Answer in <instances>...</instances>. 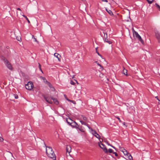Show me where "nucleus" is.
Instances as JSON below:
<instances>
[{
	"label": "nucleus",
	"mask_w": 160,
	"mask_h": 160,
	"mask_svg": "<svg viewBox=\"0 0 160 160\" xmlns=\"http://www.w3.org/2000/svg\"><path fill=\"white\" fill-rule=\"evenodd\" d=\"M22 16H23L26 19V18H27V17H26V16H25V15H22Z\"/></svg>",
	"instance_id": "nucleus-39"
},
{
	"label": "nucleus",
	"mask_w": 160,
	"mask_h": 160,
	"mask_svg": "<svg viewBox=\"0 0 160 160\" xmlns=\"http://www.w3.org/2000/svg\"><path fill=\"white\" fill-rule=\"evenodd\" d=\"M88 127L89 129H90L92 131H92H94V130H93L91 128H90L89 126H88Z\"/></svg>",
	"instance_id": "nucleus-28"
},
{
	"label": "nucleus",
	"mask_w": 160,
	"mask_h": 160,
	"mask_svg": "<svg viewBox=\"0 0 160 160\" xmlns=\"http://www.w3.org/2000/svg\"><path fill=\"white\" fill-rule=\"evenodd\" d=\"M82 1H84V0H81Z\"/></svg>",
	"instance_id": "nucleus-46"
},
{
	"label": "nucleus",
	"mask_w": 160,
	"mask_h": 160,
	"mask_svg": "<svg viewBox=\"0 0 160 160\" xmlns=\"http://www.w3.org/2000/svg\"><path fill=\"white\" fill-rule=\"evenodd\" d=\"M3 141V138L2 137H0V141L1 142H2Z\"/></svg>",
	"instance_id": "nucleus-29"
},
{
	"label": "nucleus",
	"mask_w": 160,
	"mask_h": 160,
	"mask_svg": "<svg viewBox=\"0 0 160 160\" xmlns=\"http://www.w3.org/2000/svg\"><path fill=\"white\" fill-rule=\"evenodd\" d=\"M101 76H102V75H101V76H100V77H101Z\"/></svg>",
	"instance_id": "nucleus-48"
},
{
	"label": "nucleus",
	"mask_w": 160,
	"mask_h": 160,
	"mask_svg": "<svg viewBox=\"0 0 160 160\" xmlns=\"http://www.w3.org/2000/svg\"><path fill=\"white\" fill-rule=\"evenodd\" d=\"M25 88L27 89L32 90L33 88V85L32 82H29L28 83L25 85Z\"/></svg>",
	"instance_id": "nucleus-5"
},
{
	"label": "nucleus",
	"mask_w": 160,
	"mask_h": 160,
	"mask_svg": "<svg viewBox=\"0 0 160 160\" xmlns=\"http://www.w3.org/2000/svg\"><path fill=\"white\" fill-rule=\"evenodd\" d=\"M17 10H19L20 11V12H17V16L18 17H19L20 15H21L22 11H21V9L20 8H17Z\"/></svg>",
	"instance_id": "nucleus-16"
},
{
	"label": "nucleus",
	"mask_w": 160,
	"mask_h": 160,
	"mask_svg": "<svg viewBox=\"0 0 160 160\" xmlns=\"http://www.w3.org/2000/svg\"><path fill=\"white\" fill-rule=\"evenodd\" d=\"M120 150L122 152L124 155L128 158L130 160H132V157L131 154L122 147H119Z\"/></svg>",
	"instance_id": "nucleus-2"
},
{
	"label": "nucleus",
	"mask_w": 160,
	"mask_h": 160,
	"mask_svg": "<svg viewBox=\"0 0 160 160\" xmlns=\"http://www.w3.org/2000/svg\"><path fill=\"white\" fill-rule=\"evenodd\" d=\"M103 2H108V1L107 0H101Z\"/></svg>",
	"instance_id": "nucleus-36"
},
{
	"label": "nucleus",
	"mask_w": 160,
	"mask_h": 160,
	"mask_svg": "<svg viewBox=\"0 0 160 160\" xmlns=\"http://www.w3.org/2000/svg\"><path fill=\"white\" fill-rule=\"evenodd\" d=\"M86 125H85V126H87V127H88V124L87 123H86Z\"/></svg>",
	"instance_id": "nucleus-41"
},
{
	"label": "nucleus",
	"mask_w": 160,
	"mask_h": 160,
	"mask_svg": "<svg viewBox=\"0 0 160 160\" xmlns=\"http://www.w3.org/2000/svg\"><path fill=\"white\" fill-rule=\"evenodd\" d=\"M156 6H157V8H158L159 11H160V6L157 3H156L155 4Z\"/></svg>",
	"instance_id": "nucleus-25"
},
{
	"label": "nucleus",
	"mask_w": 160,
	"mask_h": 160,
	"mask_svg": "<svg viewBox=\"0 0 160 160\" xmlns=\"http://www.w3.org/2000/svg\"><path fill=\"white\" fill-rule=\"evenodd\" d=\"M67 100H68V101H69L71 102V100H70L68 99H67Z\"/></svg>",
	"instance_id": "nucleus-42"
},
{
	"label": "nucleus",
	"mask_w": 160,
	"mask_h": 160,
	"mask_svg": "<svg viewBox=\"0 0 160 160\" xmlns=\"http://www.w3.org/2000/svg\"><path fill=\"white\" fill-rule=\"evenodd\" d=\"M46 153L48 156L54 160H55L56 157L54 152L51 147H46Z\"/></svg>",
	"instance_id": "nucleus-1"
},
{
	"label": "nucleus",
	"mask_w": 160,
	"mask_h": 160,
	"mask_svg": "<svg viewBox=\"0 0 160 160\" xmlns=\"http://www.w3.org/2000/svg\"><path fill=\"white\" fill-rule=\"evenodd\" d=\"M71 102H72V103H75V102L74 101H71Z\"/></svg>",
	"instance_id": "nucleus-38"
},
{
	"label": "nucleus",
	"mask_w": 160,
	"mask_h": 160,
	"mask_svg": "<svg viewBox=\"0 0 160 160\" xmlns=\"http://www.w3.org/2000/svg\"><path fill=\"white\" fill-rule=\"evenodd\" d=\"M159 103L160 104V101H159Z\"/></svg>",
	"instance_id": "nucleus-45"
},
{
	"label": "nucleus",
	"mask_w": 160,
	"mask_h": 160,
	"mask_svg": "<svg viewBox=\"0 0 160 160\" xmlns=\"http://www.w3.org/2000/svg\"><path fill=\"white\" fill-rule=\"evenodd\" d=\"M44 98L46 101H47L48 103L52 104V102L51 100H50L49 98L48 97H44Z\"/></svg>",
	"instance_id": "nucleus-12"
},
{
	"label": "nucleus",
	"mask_w": 160,
	"mask_h": 160,
	"mask_svg": "<svg viewBox=\"0 0 160 160\" xmlns=\"http://www.w3.org/2000/svg\"><path fill=\"white\" fill-rule=\"evenodd\" d=\"M92 133L97 138H100V136L95 130L92 131Z\"/></svg>",
	"instance_id": "nucleus-10"
},
{
	"label": "nucleus",
	"mask_w": 160,
	"mask_h": 160,
	"mask_svg": "<svg viewBox=\"0 0 160 160\" xmlns=\"http://www.w3.org/2000/svg\"><path fill=\"white\" fill-rule=\"evenodd\" d=\"M113 153L117 157L118 156V154L116 152H113Z\"/></svg>",
	"instance_id": "nucleus-33"
},
{
	"label": "nucleus",
	"mask_w": 160,
	"mask_h": 160,
	"mask_svg": "<svg viewBox=\"0 0 160 160\" xmlns=\"http://www.w3.org/2000/svg\"><path fill=\"white\" fill-rule=\"evenodd\" d=\"M14 95V97L16 99H18V95Z\"/></svg>",
	"instance_id": "nucleus-32"
},
{
	"label": "nucleus",
	"mask_w": 160,
	"mask_h": 160,
	"mask_svg": "<svg viewBox=\"0 0 160 160\" xmlns=\"http://www.w3.org/2000/svg\"><path fill=\"white\" fill-rule=\"evenodd\" d=\"M106 142L108 145H109V146H111L113 148H114V149L115 148L114 146H112L110 145L108 142Z\"/></svg>",
	"instance_id": "nucleus-26"
},
{
	"label": "nucleus",
	"mask_w": 160,
	"mask_h": 160,
	"mask_svg": "<svg viewBox=\"0 0 160 160\" xmlns=\"http://www.w3.org/2000/svg\"><path fill=\"white\" fill-rule=\"evenodd\" d=\"M40 78L41 79H42V80H43V82L45 83V84H47V85H48L49 87L50 88V89L51 90H52V91H54V88L52 86V85L50 83L48 82L46 80V79H45V78L43 77H42V76H40Z\"/></svg>",
	"instance_id": "nucleus-3"
},
{
	"label": "nucleus",
	"mask_w": 160,
	"mask_h": 160,
	"mask_svg": "<svg viewBox=\"0 0 160 160\" xmlns=\"http://www.w3.org/2000/svg\"><path fill=\"white\" fill-rule=\"evenodd\" d=\"M155 98H156V99H157L159 101H160V100H159L158 99V97L157 96H156V97H155Z\"/></svg>",
	"instance_id": "nucleus-37"
},
{
	"label": "nucleus",
	"mask_w": 160,
	"mask_h": 160,
	"mask_svg": "<svg viewBox=\"0 0 160 160\" xmlns=\"http://www.w3.org/2000/svg\"><path fill=\"white\" fill-rule=\"evenodd\" d=\"M32 38L33 39L34 42H36L37 43H38V41H37L36 38L34 37L33 35L32 36Z\"/></svg>",
	"instance_id": "nucleus-20"
},
{
	"label": "nucleus",
	"mask_w": 160,
	"mask_h": 160,
	"mask_svg": "<svg viewBox=\"0 0 160 160\" xmlns=\"http://www.w3.org/2000/svg\"><path fill=\"white\" fill-rule=\"evenodd\" d=\"M76 82L77 84H78V82L76 80Z\"/></svg>",
	"instance_id": "nucleus-44"
},
{
	"label": "nucleus",
	"mask_w": 160,
	"mask_h": 160,
	"mask_svg": "<svg viewBox=\"0 0 160 160\" xmlns=\"http://www.w3.org/2000/svg\"><path fill=\"white\" fill-rule=\"evenodd\" d=\"M98 139H99V141L100 142H101L103 141L102 139L100 138H98Z\"/></svg>",
	"instance_id": "nucleus-30"
},
{
	"label": "nucleus",
	"mask_w": 160,
	"mask_h": 160,
	"mask_svg": "<svg viewBox=\"0 0 160 160\" xmlns=\"http://www.w3.org/2000/svg\"><path fill=\"white\" fill-rule=\"evenodd\" d=\"M108 152H109V153H112L113 152V150L111 148L109 149L108 150Z\"/></svg>",
	"instance_id": "nucleus-23"
},
{
	"label": "nucleus",
	"mask_w": 160,
	"mask_h": 160,
	"mask_svg": "<svg viewBox=\"0 0 160 160\" xmlns=\"http://www.w3.org/2000/svg\"><path fill=\"white\" fill-rule=\"evenodd\" d=\"M134 35L140 41H142V40L141 37L139 35L138 33L136 32H135L133 33Z\"/></svg>",
	"instance_id": "nucleus-9"
},
{
	"label": "nucleus",
	"mask_w": 160,
	"mask_h": 160,
	"mask_svg": "<svg viewBox=\"0 0 160 160\" xmlns=\"http://www.w3.org/2000/svg\"><path fill=\"white\" fill-rule=\"evenodd\" d=\"M66 152L69 153L71 151V147L70 145H67L66 148Z\"/></svg>",
	"instance_id": "nucleus-11"
},
{
	"label": "nucleus",
	"mask_w": 160,
	"mask_h": 160,
	"mask_svg": "<svg viewBox=\"0 0 160 160\" xmlns=\"http://www.w3.org/2000/svg\"><path fill=\"white\" fill-rule=\"evenodd\" d=\"M17 40L18 41H20V40H21V38H20L17 39Z\"/></svg>",
	"instance_id": "nucleus-40"
},
{
	"label": "nucleus",
	"mask_w": 160,
	"mask_h": 160,
	"mask_svg": "<svg viewBox=\"0 0 160 160\" xmlns=\"http://www.w3.org/2000/svg\"><path fill=\"white\" fill-rule=\"evenodd\" d=\"M70 83L72 85H74L75 84V82L72 81H70Z\"/></svg>",
	"instance_id": "nucleus-27"
},
{
	"label": "nucleus",
	"mask_w": 160,
	"mask_h": 160,
	"mask_svg": "<svg viewBox=\"0 0 160 160\" xmlns=\"http://www.w3.org/2000/svg\"><path fill=\"white\" fill-rule=\"evenodd\" d=\"M51 99L53 100L54 103L55 104L58 105L59 104V102L57 99L54 98L53 97L51 98Z\"/></svg>",
	"instance_id": "nucleus-13"
},
{
	"label": "nucleus",
	"mask_w": 160,
	"mask_h": 160,
	"mask_svg": "<svg viewBox=\"0 0 160 160\" xmlns=\"http://www.w3.org/2000/svg\"><path fill=\"white\" fill-rule=\"evenodd\" d=\"M54 56L58 59L59 61H60V55L57 53H55L54 54Z\"/></svg>",
	"instance_id": "nucleus-15"
},
{
	"label": "nucleus",
	"mask_w": 160,
	"mask_h": 160,
	"mask_svg": "<svg viewBox=\"0 0 160 160\" xmlns=\"http://www.w3.org/2000/svg\"><path fill=\"white\" fill-rule=\"evenodd\" d=\"M106 10L110 15L111 16L113 15V13L111 11L109 10H108L107 8H106Z\"/></svg>",
	"instance_id": "nucleus-18"
},
{
	"label": "nucleus",
	"mask_w": 160,
	"mask_h": 160,
	"mask_svg": "<svg viewBox=\"0 0 160 160\" xmlns=\"http://www.w3.org/2000/svg\"><path fill=\"white\" fill-rule=\"evenodd\" d=\"M116 118L120 122H121V120H120V118L118 117H116Z\"/></svg>",
	"instance_id": "nucleus-35"
},
{
	"label": "nucleus",
	"mask_w": 160,
	"mask_h": 160,
	"mask_svg": "<svg viewBox=\"0 0 160 160\" xmlns=\"http://www.w3.org/2000/svg\"><path fill=\"white\" fill-rule=\"evenodd\" d=\"M3 61H4L5 64L7 66L8 68L9 69H12V66L8 60L4 58L3 59Z\"/></svg>",
	"instance_id": "nucleus-6"
},
{
	"label": "nucleus",
	"mask_w": 160,
	"mask_h": 160,
	"mask_svg": "<svg viewBox=\"0 0 160 160\" xmlns=\"http://www.w3.org/2000/svg\"><path fill=\"white\" fill-rule=\"evenodd\" d=\"M99 146L101 148H102L103 150V151H104L105 152H108V151L107 149L106 148L105 146L103 144L101 143H99Z\"/></svg>",
	"instance_id": "nucleus-7"
},
{
	"label": "nucleus",
	"mask_w": 160,
	"mask_h": 160,
	"mask_svg": "<svg viewBox=\"0 0 160 160\" xmlns=\"http://www.w3.org/2000/svg\"><path fill=\"white\" fill-rule=\"evenodd\" d=\"M95 62L97 64H98L99 66L100 67H101V68H101V69H102H102H103V68L102 67V66L100 64H99V63H98V62H97V61H96V62Z\"/></svg>",
	"instance_id": "nucleus-22"
},
{
	"label": "nucleus",
	"mask_w": 160,
	"mask_h": 160,
	"mask_svg": "<svg viewBox=\"0 0 160 160\" xmlns=\"http://www.w3.org/2000/svg\"><path fill=\"white\" fill-rule=\"evenodd\" d=\"M80 122H81V124L82 125H86V123L84 121H83L82 120H80Z\"/></svg>",
	"instance_id": "nucleus-21"
},
{
	"label": "nucleus",
	"mask_w": 160,
	"mask_h": 160,
	"mask_svg": "<svg viewBox=\"0 0 160 160\" xmlns=\"http://www.w3.org/2000/svg\"><path fill=\"white\" fill-rule=\"evenodd\" d=\"M123 73L124 75H126L127 76H128L127 73V70L124 69L123 70Z\"/></svg>",
	"instance_id": "nucleus-19"
},
{
	"label": "nucleus",
	"mask_w": 160,
	"mask_h": 160,
	"mask_svg": "<svg viewBox=\"0 0 160 160\" xmlns=\"http://www.w3.org/2000/svg\"><path fill=\"white\" fill-rule=\"evenodd\" d=\"M82 119H83V120L85 122H87V121L88 120V119L87 118L85 117H84V116H81V118Z\"/></svg>",
	"instance_id": "nucleus-17"
},
{
	"label": "nucleus",
	"mask_w": 160,
	"mask_h": 160,
	"mask_svg": "<svg viewBox=\"0 0 160 160\" xmlns=\"http://www.w3.org/2000/svg\"><path fill=\"white\" fill-rule=\"evenodd\" d=\"M146 0L148 2V3L149 4H151L152 2L153 1V0L152 1H150L149 0Z\"/></svg>",
	"instance_id": "nucleus-24"
},
{
	"label": "nucleus",
	"mask_w": 160,
	"mask_h": 160,
	"mask_svg": "<svg viewBox=\"0 0 160 160\" xmlns=\"http://www.w3.org/2000/svg\"><path fill=\"white\" fill-rule=\"evenodd\" d=\"M106 38H105V41L107 43H108L109 44H111L112 43V42L110 41H109L107 38V33H106Z\"/></svg>",
	"instance_id": "nucleus-14"
},
{
	"label": "nucleus",
	"mask_w": 160,
	"mask_h": 160,
	"mask_svg": "<svg viewBox=\"0 0 160 160\" xmlns=\"http://www.w3.org/2000/svg\"><path fill=\"white\" fill-rule=\"evenodd\" d=\"M97 53L99 56H100L101 57V55H100L98 52Z\"/></svg>",
	"instance_id": "nucleus-43"
},
{
	"label": "nucleus",
	"mask_w": 160,
	"mask_h": 160,
	"mask_svg": "<svg viewBox=\"0 0 160 160\" xmlns=\"http://www.w3.org/2000/svg\"><path fill=\"white\" fill-rule=\"evenodd\" d=\"M66 122L69 125L72 127H75L76 125H77V123L76 122L70 118H67Z\"/></svg>",
	"instance_id": "nucleus-4"
},
{
	"label": "nucleus",
	"mask_w": 160,
	"mask_h": 160,
	"mask_svg": "<svg viewBox=\"0 0 160 160\" xmlns=\"http://www.w3.org/2000/svg\"><path fill=\"white\" fill-rule=\"evenodd\" d=\"M155 36L158 40V42H160V34L158 31H156L155 32Z\"/></svg>",
	"instance_id": "nucleus-8"
},
{
	"label": "nucleus",
	"mask_w": 160,
	"mask_h": 160,
	"mask_svg": "<svg viewBox=\"0 0 160 160\" xmlns=\"http://www.w3.org/2000/svg\"><path fill=\"white\" fill-rule=\"evenodd\" d=\"M39 68H40V70L42 72H43L41 69V66L39 64Z\"/></svg>",
	"instance_id": "nucleus-31"
},
{
	"label": "nucleus",
	"mask_w": 160,
	"mask_h": 160,
	"mask_svg": "<svg viewBox=\"0 0 160 160\" xmlns=\"http://www.w3.org/2000/svg\"><path fill=\"white\" fill-rule=\"evenodd\" d=\"M26 19L27 20L28 23H30V22L28 18H26Z\"/></svg>",
	"instance_id": "nucleus-34"
},
{
	"label": "nucleus",
	"mask_w": 160,
	"mask_h": 160,
	"mask_svg": "<svg viewBox=\"0 0 160 160\" xmlns=\"http://www.w3.org/2000/svg\"><path fill=\"white\" fill-rule=\"evenodd\" d=\"M101 76H102V75H101V76H100V77H101Z\"/></svg>",
	"instance_id": "nucleus-47"
}]
</instances>
